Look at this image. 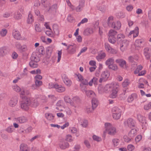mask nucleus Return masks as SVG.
<instances>
[{"label": "nucleus", "instance_id": "a211bd4d", "mask_svg": "<svg viewBox=\"0 0 151 151\" xmlns=\"http://www.w3.org/2000/svg\"><path fill=\"white\" fill-rule=\"evenodd\" d=\"M93 31L92 28H87L85 29L84 30L83 34L85 36H88L93 33Z\"/></svg>", "mask_w": 151, "mask_h": 151}, {"label": "nucleus", "instance_id": "a18cd8bd", "mask_svg": "<svg viewBox=\"0 0 151 151\" xmlns=\"http://www.w3.org/2000/svg\"><path fill=\"white\" fill-rule=\"evenodd\" d=\"M151 108V102L147 104L144 105V109L145 110H147Z\"/></svg>", "mask_w": 151, "mask_h": 151}, {"label": "nucleus", "instance_id": "c85d7f7f", "mask_svg": "<svg viewBox=\"0 0 151 151\" xmlns=\"http://www.w3.org/2000/svg\"><path fill=\"white\" fill-rule=\"evenodd\" d=\"M114 63V57L108 58L106 61L105 64L106 65L111 64V63Z\"/></svg>", "mask_w": 151, "mask_h": 151}, {"label": "nucleus", "instance_id": "c756f323", "mask_svg": "<svg viewBox=\"0 0 151 151\" xmlns=\"http://www.w3.org/2000/svg\"><path fill=\"white\" fill-rule=\"evenodd\" d=\"M33 16L30 13H29L28 15L27 22L28 24H31L33 22Z\"/></svg>", "mask_w": 151, "mask_h": 151}, {"label": "nucleus", "instance_id": "c9c22d12", "mask_svg": "<svg viewBox=\"0 0 151 151\" xmlns=\"http://www.w3.org/2000/svg\"><path fill=\"white\" fill-rule=\"evenodd\" d=\"M106 56V55L105 53L103 52L99 54L98 56H96V58L98 60H99L104 58Z\"/></svg>", "mask_w": 151, "mask_h": 151}, {"label": "nucleus", "instance_id": "603ef678", "mask_svg": "<svg viewBox=\"0 0 151 151\" xmlns=\"http://www.w3.org/2000/svg\"><path fill=\"white\" fill-rule=\"evenodd\" d=\"M93 139L97 142H100L101 140V138L95 135H93Z\"/></svg>", "mask_w": 151, "mask_h": 151}, {"label": "nucleus", "instance_id": "9d476101", "mask_svg": "<svg viewBox=\"0 0 151 151\" xmlns=\"http://www.w3.org/2000/svg\"><path fill=\"white\" fill-rule=\"evenodd\" d=\"M30 106L32 107H36L39 105V103L37 99L30 98Z\"/></svg>", "mask_w": 151, "mask_h": 151}, {"label": "nucleus", "instance_id": "864d4df0", "mask_svg": "<svg viewBox=\"0 0 151 151\" xmlns=\"http://www.w3.org/2000/svg\"><path fill=\"white\" fill-rule=\"evenodd\" d=\"M52 48L51 47H48L46 49V52L48 55L51 54L52 52Z\"/></svg>", "mask_w": 151, "mask_h": 151}, {"label": "nucleus", "instance_id": "f257e3e1", "mask_svg": "<svg viewBox=\"0 0 151 151\" xmlns=\"http://www.w3.org/2000/svg\"><path fill=\"white\" fill-rule=\"evenodd\" d=\"M22 99L20 104L21 108L23 110L27 111L29 109V106L30 104V98L24 96L22 97Z\"/></svg>", "mask_w": 151, "mask_h": 151}, {"label": "nucleus", "instance_id": "1a4fd4ad", "mask_svg": "<svg viewBox=\"0 0 151 151\" xmlns=\"http://www.w3.org/2000/svg\"><path fill=\"white\" fill-rule=\"evenodd\" d=\"M18 98L17 96L12 97L9 101V105L11 107H14L17 103Z\"/></svg>", "mask_w": 151, "mask_h": 151}, {"label": "nucleus", "instance_id": "4be33fe9", "mask_svg": "<svg viewBox=\"0 0 151 151\" xmlns=\"http://www.w3.org/2000/svg\"><path fill=\"white\" fill-rule=\"evenodd\" d=\"M110 73L107 70L104 71L101 74V76L104 78V81H105L109 76Z\"/></svg>", "mask_w": 151, "mask_h": 151}, {"label": "nucleus", "instance_id": "338daca9", "mask_svg": "<svg viewBox=\"0 0 151 151\" xmlns=\"http://www.w3.org/2000/svg\"><path fill=\"white\" fill-rule=\"evenodd\" d=\"M84 0H80L79 2V5L80 6H81L82 7H83L84 6Z\"/></svg>", "mask_w": 151, "mask_h": 151}, {"label": "nucleus", "instance_id": "bb28decb", "mask_svg": "<svg viewBox=\"0 0 151 151\" xmlns=\"http://www.w3.org/2000/svg\"><path fill=\"white\" fill-rule=\"evenodd\" d=\"M125 37L124 35L123 34H119L117 36V42L118 44H119L120 42Z\"/></svg>", "mask_w": 151, "mask_h": 151}, {"label": "nucleus", "instance_id": "bf43d9fd", "mask_svg": "<svg viewBox=\"0 0 151 151\" xmlns=\"http://www.w3.org/2000/svg\"><path fill=\"white\" fill-rule=\"evenodd\" d=\"M31 61H33V62L36 63H37L40 60L39 59L37 58L36 57L33 56L31 57Z\"/></svg>", "mask_w": 151, "mask_h": 151}, {"label": "nucleus", "instance_id": "9b49d317", "mask_svg": "<svg viewBox=\"0 0 151 151\" xmlns=\"http://www.w3.org/2000/svg\"><path fill=\"white\" fill-rule=\"evenodd\" d=\"M54 86L56 91L58 92H62L65 90V88L64 86L58 84H55Z\"/></svg>", "mask_w": 151, "mask_h": 151}, {"label": "nucleus", "instance_id": "39448f33", "mask_svg": "<svg viewBox=\"0 0 151 151\" xmlns=\"http://www.w3.org/2000/svg\"><path fill=\"white\" fill-rule=\"evenodd\" d=\"M115 62L119 64L121 68L127 69L128 68L126 61L122 58H118L115 60Z\"/></svg>", "mask_w": 151, "mask_h": 151}, {"label": "nucleus", "instance_id": "5701e85b", "mask_svg": "<svg viewBox=\"0 0 151 151\" xmlns=\"http://www.w3.org/2000/svg\"><path fill=\"white\" fill-rule=\"evenodd\" d=\"M138 120L140 122L144 124V123L146 124V122L145 121V118L140 114L137 115Z\"/></svg>", "mask_w": 151, "mask_h": 151}, {"label": "nucleus", "instance_id": "69168bd1", "mask_svg": "<svg viewBox=\"0 0 151 151\" xmlns=\"http://www.w3.org/2000/svg\"><path fill=\"white\" fill-rule=\"evenodd\" d=\"M83 8V7L78 5L76 8V10L77 12H81V11Z\"/></svg>", "mask_w": 151, "mask_h": 151}, {"label": "nucleus", "instance_id": "cd10ccee", "mask_svg": "<svg viewBox=\"0 0 151 151\" xmlns=\"http://www.w3.org/2000/svg\"><path fill=\"white\" fill-rule=\"evenodd\" d=\"M21 151H29L27 145L24 144H22L20 146Z\"/></svg>", "mask_w": 151, "mask_h": 151}, {"label": "nucleus", "instance_id": "ddd939ff", "mask_svg": "<svg viewBox=\"0 0 151 151\" xmlns=\"http://www.w3.org/2000/svg\"><path fill=\"white\" fill-rule=\"evenodd\" d=\"M132 34H133L134 37H135L138 36L139 34V28L138 27H136L134 30L130 31L129 35H131Z\"/></svg>", "mask_w": 151, "mask_h": 151}, {"label": "nucleus", "instance_id": "473e14b6", "mask_svg": "<svg viewBox=\"0 0 151 151\" xmlns=\"http://www.w3.org/2000/svg\"><path fill=\"white\" fill-rule=\"evenodd\" d=\"M129 44V41L126 40H122L120 44V45L124 47H127Z\"/></svg>", "mask_w": 151, "mask_h": 151}, {"label": "nucleus", "instance_id": "4d7b16f0", "mask_svg": "<svg viewBox=\"0 0 151 151\" xmlns=\"http://www.w3.org/2000/svg\"><path fill=\"white\" fill-rule=\"evenodd\" d=\"M13 89L17 92H19L21 90V89L20 87L17 85L14 86L13 87Z\"/></svg>", "mask_w": 151, "mask_h": 151}, {"label": "nucleus", "instance_id": "58836bf2", "mask_svg": "<svg viewBox=\"0 0 151 151\" xmlns=\"http://www.w3.org/2000/svg\"><path fill=\"white\" fill-rule=\"evenodd\" d=\"M113 17L112 16L109 17L108 19L107 22H106L107 24V26H109L111 25V23L113 22Z\"/></svg>", "mask_w": 151, "mask_h": 151}, {"label": "nucleus", "instance_id": "6e6d98bb", "mask_svg": "<svg viewBox=\"0 0 151 151\" xmlns=\"http://www.w3.org/2000/svg\"><path fill=\"white\" fill-rule=\"evenodd\" d=\"M35 30L37 32H40L41 31V29L38 24H36L35 26Z\"/></svg>", "mask_w": 151, "mask_h": 151}, {"label": "nucleus", "instance_id": "49530a36", "mask_svg": "<svg viewBox=\"0 0 151 151\" xmlns=\"http://www.w3.org/2000/svg\"><path fill=\"white\" fill-rule=\"evenodd\" d=\"M124 139L125 142H128L131 141V139L132 138L129 137H127L126 135H124L123 137Z\"/></svg>", "mask_w": 151, "mask_h": 151}, {"label": "nucleus", "instance_id": "c03bdc74", "mask_svg": "<svg viewBox=\"0 0 151 151\" xmlns=\"http://www.w3.org/2000/svg\"><path fill=\"white\" fill-rule=\"evenodd\" d=\"M0 34L2 37H4L6 36L7 33V31L5 29H2V30L0 32Z\"/></svg>", "mask_w": 151, "mask_h": 151}, {"label": "nucleus", "instance_id": "774afa93", "mask_svg": "<svg viewBox=\"0 0 151 151\" xmlns=\"http://www.w3.org/2000/svg\"><path fill=\"white\" fill-rule=\"evenodd\" d=\"M76 75L77 76L79 81H80L84 78L83 76L79 73H78V74H76Z\"/></svg>", "mask_w": 151, "mask_h": 151}, {"label": "nucleus", "instance_id": "0eeeda50", "mask_svg": "<svg viewBox=\"0 0 151 151\" xmlns=\"http://www.w3.org/2000/svg\"><path fill=\"white\" fill-rule=\"evenodd\" d=\"M119 90V86L117 84H116L114 87V89L112 90V93L110 95L111 98L114 99L116 97L117 92Z\"/></svg>", "mask_w": 151, "mask_h": 151}, {"label": "nucleus", "instance_id": "f704fd0d", "mask_svg": "<svg viewBox=\"0 0 151 151\" xmlns=\"http://www.w3.org/2000/svg\"><path fill=\"white\" fill-rule=\"evenodd\" d=\"M22 17V14L19 12H16L14 18L16 20H19L21 19Z\"/></svg>", "mask_w": 151, "mask_h": 151}, {"label": "nucleus", "instance_id": "ea45409f", "mask_svg": "<svg viewBox=\"0 0 151 151\" xmlns=\"http://www.w3.org/2000/svg\"><path fill=\"white\" fill-rule=\"evenodd\" d=\"M142 68L143 67L141 65H139L137 66V68L134 71V73L135 74L138 73L139 71L142 70Z\"/></svg>", "mask_w": 151, "mask_h": 151}, {"label": "nucleus", "instance_id": "e433bc0d", "mask_svg": "<svg viewBox=\"0 0 151 151\" xmlns=\"http://www.w3.org/2000/svg\"><path fill=\"white\" fill-rule=\"evenodd\" d=\"M112 141L114 147H117L119 145V140L117 138L113 139Z\"/></svg>", "mask_w": 151, "mask_h": 151}, {"label": "nucleus", "instance_id": "a878e982", "mask_svg": "<svg viewBox=\"0 0 151 151\" xmlns=\"http://www.w3.org/2000/svg\"><path fill=\"white\" fill-rule=\"evenodd\" d=\"M137 95L136 94H132L127 99V101L128 102H131L133 100L134 98H137Z\"/></svg>", "mask_w": 151, "mask_h": 151}, {"label": "nucleus", "instance_id": "72a5a7b5", "mask_svg": "<svg viewBox=\"0 0 151 151\" xmlns=\"http://www.w3.org/2000/svg\"><path fill=\"white\" fill-rule=\"evenodd\" d=\"M29 65L30 67L33 68H37L38 65L37 63L31 60L29 62Z\"/></svg>", "mask_w": 151, "mask_h": 151}, {"label": "nucleus", "instance_id": "dca6fc26", "mask_svg": "<svg viewBox=\"0 0 151 151\" xmlns=\"http://www.w3.org/2000/svg\"><path fill=\"white\" fill-rule=\"evenodd\" d=\"M98 79L97 78L94 77L88 83V85L90 86H92L93 83L96 85L98 84Z\"/></svg>", "mask_w": 151, "mask_h": 151}, {"label": "nucleus", "instance_id": "de8ad7c7", "mask_svg": "<svg viewBox=\"0 0 151 151\" xmlns=\"http://www.w3.org/2000/svg\"><path fill=\"white\" fill-rule=\"evenodd\" d=\"M72 137L70 134H68L66 136L65 140L69 142H71L73 141V139H72Z\"/></svg>", "mask_w": 151, "mask_h": 151}, {"label": "nucleus", "instance_id": "7c9ffc66", "mask_svg": "<svg viewBox=\"0 0 151 151\" xmlns=\"http://www.w3.org/2000/svg\"><path fill=\"white\" fill-rule=\"evenodd\" d=\"M6 47H3L0 48V56H3L5 55L6 54Z\"/></svg>", "mask_w": 151, "mask_h": 151}, {"label": "nucleus", "instance_id": "393cba45", "mask_svg": "<svg viewBox=\"0 0 151 151\" xmlns=\"http://www.w3.org/2000/svg\"><path fill=\"white\" fill-rule=\"evenodd\" d=\"M27 120V118L24 116H22L17 118V120L20 123H25Z\"/></svg>", "mask_w": 151, "mask_h": 151}, {"label": "nucleus", "instance_id": "f03ea898", "mask_svg": "<svg viewBox=\"0 0 151 151\" xmlns=\"http://www.w3.org/2000/svg\"><path fill=\"white\" fill-rule=\"evenodd\" d=\"M112 116L116 120L119 119L121 115L122 111L121 109L117 107H114L112 110Z\"/></svg>", "mask_w": 151, "mask_h": 151}, {"label": "nucleus", "instance_id": "f8f14e48", "mask_svg": "<svg viewBox=\"0 0 151 151\" xmlns=\"http://www.w3.org/2000/svg\"><path fill=\"white\" fill-rule=\"evenodd\" d=\"M12 35L14 38L17 40H19L21 38L20 33L16 29H15L13 31Z\"/></svg>", "mask_w": 151, "mask_h": 151}, {"label": "nucleus", "instance_id": "4468645a", "mask_svg": "<svg viewBox=\"0 0 151 151\" xmlns=\"http://www.w3.org/2000/svg\"><path fill=\"white\" fill-rule=\"evenodd\" d=\"M69 147V144L67 142H60L59 144L60 148L62 150H65L67 148H68Z\"/></svg>", "mask_w": 151, "mask_h": 151}, {"label": "nucleus", "instance_id": "79ce46f5", "mask_svg": "<svg viewBox=\"0 0 151 151\" xmlns=\"http://www.w3.org/2000/svg\"><path fill=\"white\" fill-rule=\"evenodd\" d=\"M14 130V127L12 126H10L8 127L6 129V131L9 133H12Z\"/></svg>", "mask_w": 151, "mask_h": 151}, {"label": "nucleus", "instance_id": "aec40b11", "mask_svg": "<svg viewBox=\"0 0 151 151\" xmlns=\"http://www.w3.org/2000/svg\"><path fill=\"white\" fill-rule=\"evenodd\" d=\"M86 95L89 97H94L95 96V93L92 90H88L86 91L85 90Z\"/></svg>", "mask_w": 151, "mask_h": 151}, {"label": "nucleus", "instance_id": "7ed1b4c3", "mask_svg": "<svg viewBox=\"0 0 151 151\" xmlns=\"http://www.w3.org/2000/svg\"><path fill=\"white\" fill-rule=\"evenodd\" d=\"M105 128L108 134L111 135H114L116 133V129L113 127L111 124L106 123L105 124Z\"/></svg>", "mask_w": 151, "mask_h": 151}, {"label": "nucleus", "instance_id": "4c0bfd02", "mask_svg": "<svg viewBox=\"0 0 151 151\" xmlns=\"http://www.w3.org/2000/svg\"><path fill=\"white\" fill-rule=\"evenodd\" d=\"M45 116L47 119L50 121L53 120L54 117V116L52 114L49 113L46 114Z\"/></svg>", "mask_w": 151, "mask_h": 151}, {"label": "nucleus", "instance_id": "052dcab7", "mask_svg": "<svg viewBox=\"0 0 151 151\" xmlns=\"http://www.w3.org/2000/svg\"><path fill=\"white\" fill-rule=\"evenodd\" d=\"M127 149L129 151H132L134 149V147L132 145H128Z\"/></svg>", "mask_w": 151, "mask_h": 151}, {"label": "nucleus", "instance_id": "2f4dec72", "mask_svg": "<svg viewBox=\"0 0 151 151\" xmlns=\"http://www.w3.org/2000/svg\"><path fill=\"white\" fill-rule=\"evenodd\" d=\"M108 40L110 42L113 44H114L116 41L115 37H112L111 35H109Z\"/></svg>", "mask_w": 151, "mask_h": 151}, {"label": "nucleus", "instance_id": "37998d69", "mask_svg": "<svg viewBox=\"0 0 151 151\" xmlns=\"http://www.w3.org/2000/svg\"><path fill=\"white\" fill-rule=\"evenodd\" d=\"M35 84L38 87L41 86L42 84V82L39 80H35Z\"/></svg>", "mask_w": 151, "mask_h": 151}, {"label": "nucleus", "instance_id": "5fc2aeb1", "mask_svg": "<svg viewBox=\"0 0 151 151\" xmlns=\"http://www.w3.org/2000/svg\"><path fill=\"white\" fill-rule=\"evenodd\" d=\"M81 123V125L83 127H86L87 125V121L85 119H83Z\"/></svg>", "mask_w": 151, "mask_h": 151}, {"label": "nucleus", "instance_id": "a19ab883", "mask_svg": "<svg viewBox=\"0 0 151 151\" xmlns=\"http://www.w3.org/2000/svg\"><path fill=\"white\" fill-rule=\"evenodd\" d=\"M109 35H111L112 37H115L117 33V32L113 29H111L109 31Z\"/></svg>", "mask_w": 151, "mask_h": 151}, {"label": "nucleus", "instance_id": "e2e57ef3", "mask_svg": "<svg viewBox=\"0 0 151 151\" xmlns=\"http://www.w3.org/2000/svg\"><path fill=\"white\" fill-rule=\"evenodd\" d=\"M62 52L61 51H59L58 52V57L57 62H60L61 56Z\"/></svg>", "mask_w": 151, "mask_h": 151}, {"label": "nucleus", "instance_id": "13d9d810", "mask_svg": "<svg viewBox=\"0 0 151 151\" xmlns=\"http://www.w3.org/2000/svg\"><path fill=\"white\" fill-rule=\"evenodd\" d=\"M81 82V83L85 85L88 86V80L86 79L83 78Z\"/></svg>", "mask_w": 151, "mask_h": 151}, {"label": "nucleus", "instance_id": "20e7f679", "mask_svg": "<svg viewBox=\"0 0 151 151\" xmlns=\"http://www.w3.org/2000/svg\"><path fill=\"white\" fill-rule=\"evenodd\" d=\"M46 11L49 13L55 14L56 12L57 9H58L57 4H55L51 7L50 4L46 6Z\"/></svg>", "mask_w": 151, "mask_h": 151}, {"label": "nucleus", "instance_id": "f3484780", "mask_svg": "<svg viewBox=\"0 0 151 151\" xmlns=\"http://www.w3.org/2000/svg\"><path fill=\"white\" fill-rule=\"evenodd\" d=\"M130 83L129 80L128 79H125L124 81L122 83V85L123 87L124 88V89H123L124 91V94H125V92H126V90L127 89L126 88L127 86L129 85Z\"/></svg>", "mask_w": 151, "mask_h": 151}, {"label": "nucleus", "instance_id": "6ab92c4d", "mask_svg": "<svg viewBox=\"0 0 151 151\" xmlns=\"http://www.w3.org/2000/svg\"><path fill=\"white\" fill-rule=\"evenodd\" d=\"M92 107L93 109H95L98 105V101L95 98H93L91 100Z\"/></svg>", "mask_w": 151, "mask_h": 151}, {"label": "nucleus", "instance_id": "0e129e2a", "mask_svg": "<svg viewBox=\"0 0 151 151\" xmlns=\"http://www.w3.org/2000/svg\"><path fill=\"white\" fill-rule=\"evenodd\" d=\"M121 27V23L119 21H117L116 24V29L119 30Z\"/></svg>", "mask_w": 151, "mask_h": 151}, {"label": "nucleus", "instance_id": "423d86ee", "mask_svg": "<svg viewBox=\"0 0 151 151\" xmlns=\"http://www.w3.org/2000/svg\"><path fill=\"white\" fill-rule=\"evenodd\" d=\"M124 124L129 128H131L135 127V121L132 118L128 119L127 121L124 122Z\"/></svg>", "mask_w": 151, "mask_h": 151}, {"label": "nucleus", "instance_id": "3c124183", "mask_svg": "<svg viewBox=\"0 0 151 151\" xmlns=\"http://www.w3.org/2000/svg\"><path fill=\"white\" fill-rule=\"evenodd\" d=\"M64 99L65 102L71 103V99L68 96H65L64 97Z\"/></svg>", "mask_w": 151, "mask_h": 151}, {"label": "nucleus", "instance_id": "6e6552de", "mask_svg": "<svg viewBox=\"0 0 151 151\" xmlns=\"http://www.w3.org/2000/svg\"><path fill=\"white\" fill-rule=\"evenodd\" d=\"M143 54L146 58L149 59L151 57V49L148 47L145 48L143 50Z\"/></svg>", "mask_w": 151, "mask_h": 151}, {"label": "nucleus", "instance_id": "680f3d73", "mask_svg": "<svg viewBox=\"0 0 151 151\" xmlns=\"http://www.w3.org/2000/svg\"><path fill=\"white\" fill-rule=\"evenodd\" d=\"M142 137L141 135H138L135 138V141L136 142H139L141 139Z\"/></svg>", "mask_w": 151, "mask_h": 151}, {"label": "nucleus", "instance_id": "8fccbe9b", "mask_svg": "<svg viewBox=\"0 0 151 151\" xmlns=\"http://www.w3.org/2000/svg\"><path fill=\"white\" fill-rule=\"evenodd\" d=\"M105 47L106 50L108 51H109L110 50L111 47H110L109 45L107 42H106L105 43Z\"/></svg>", "mask_w": 151, "mask_h": 151}, {"label": "nucleus", "instance_id": "b1692460", "mask_svg": "<svg viewBox=\"0 0 151 151\" xmlns=\"http://www.w3.org/2000/svg\"><path fill=\"white\" fill-rule=\"evenodd\" d=\"M63 82L67 86H71L72 83L71 80L66 77L65 76L64 78H63Z\"/></svg>", "mask_w": 151, "mask_h": 151}, {"label": "nucleus", "instance_id": "412c9836", "mask_svg": "<svg viewBox=\"0 0 151 151\" xmlns=\"http://www.w3.org/2000/svg\"><path fill=\"white\" fill-rule=\"evenodd\" d=\"M108 68L110 69H111L114 71H116L118 69L117 65L114 63H111L109 64L108 66Z\"/></svg>", "mask_w": 151, "mask_h": 151}, {"label": "nucleus", "instance_id": "2eb2a0df", "mask_svg": "<svg viewBox=\"0 0 151 151\" xmlns=\"http://www.w3.org/2000/svg\"><path fill=\"white\" fill-rule=\"evenodd\" d=\"M137 130L135 129H132L129 132L128 136L130 137L133 138L137 134Z\"/></svg>", "mask_w": 151, "mask_h": 151}, {"label": "nucleus", "instance_id": "09e8293b", "mask_svg": "<svg viewBox=\"0 0 151 151\" xmlns=\"http://www.w3.org/2000/svg\"><path fill=\"white\" fill-rule=\"evenodd\" d=\"M116 15L118 18H123L124 17V14L122 12H120L117 13Z\"/></svg>", "mask_w": 151, "mask_h": 151}]
</instances>
